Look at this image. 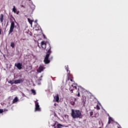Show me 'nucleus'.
I'll use <instances>...</instances> for the list:
<instances>
[{"instance_id": "1", "label": "nucleus", "mask_w": 128, "mask_h": 128, "mask_svg": "<svg viewBox=\"0 0 128 128\" xmlns=\"http://www.w3.org/2000/svg\"><path fill=\"white\" fill-rule=\"evenodd\" d=\"M41 46L44 50H46V55L44 60V64H48L50 62V60L49 59L50 56L52 54V46L49 42H46L44 41L41 42Z\"/></svg>"}, {"instance_id": "2", "label": "nucleus", "mask_w": 128, "mask_h": 128, "mask_svg": "<svg viewBox=\"0 0 128 128\" xmlns=\"http://www.w3.org/2000/svg\"><path fill=\"white\" fill-rule=\"evenodd\" d=\"M71 116L72 118H82V112L80 110H74L72 109Z\"/></svg>"}, {"instance_id": "3", "label": "nucleus", "mask_w": 128, "mask_h": 128, "mask_svg": "<svg viewBox=\"0 0 128 128\" xmlns=\"http://www.w3.org/2000/svg\"><path fill=\"white\" fill-rule=\"evenodd\" d=\"M10 30L8 32V34H12V32H14V30L15 26L14 21L12 20V18H10Z\"/></svg>"}, {"instance_id": "4", "label": "nucleus", "mask_w": 128, "mask_h": 128, "mask_svg": "<svg viewBox=\"0 0 128 128\" xmlns=\"http://www.w3.org/2000/svg\"><path fill=\"white\" fill-rule=\"evenodd\" d=\"M35 112H40V107L38 100L35 101Z\"/></svg>"}, {"instance_id": "5", "label": "nucleus", "mask_w": 128, "mask_h": 128, "mask_svg": "<svg viewBox=\"0 0 128 128\" xmlns=\"http://www.w3.org/2000/svg\"><path fill=\"white\" fill-rule=\"evenodd\" d=\"M46 68L44 65H40L39 68L37 70L38 72H44V70Z\"/></svg>"}, {"instance_id": "6", "label": "nucleus", "mask_w": 128, "mask_h": 128, "mask_svg": "<svg viewBox=\"0 0 128 128\" xmlns=\"http://www.w3.org/2000/svg\"><path fill=\"white\" fill-rule=\"evenodd\" d=\"M14 66H16V68H17L19 70H20L22 68V64L20 62L16 63Z\"/></svg>"}, {"instance_id": "7", "label": "nucleus", "mask_w": 128, "mask_h": 128, "mask_svg": "<svg viewBox=\"0 0 128 128\" xmlns=\"http://www.w3.org/2000/svg\"><path fill=\"white\" fill-rule=\"evenodd\" d=\"M24 79H19V80H14V84H20L22 82H24Z\"/></svg>"}, {"instance_id": "8", "label": "nucleus", "mask_w": 128, "mask_h": 128, "mask_svg": "<svg viewBox=\"0 0 128 128\" xmlns=\"http://www.w3.org/2000/svg\"><path fill=\"white\" fill-rule=\"evenodd\" d=\"M54 100L56 102H60V96H58V94H56L54 96Z\"/></svg>"}, {"instance_id": "9", "label": "nucleus", "mask_w": 128, "mask_h": 128, "mask_svg": "<svg viewBox=\"0 0 128 128\" xmlns=\"http://www.w3.org/2000/svg\"><path fill=\"white\" fill-rule=\"evenodd\" d=\"M67 77H68V79H67L66 82H68V80H70V78H74V76H72V74H70V72L68 73Z\"/></svg>"}, {"instance_id": "10", "label": "nucleus", "mask_w": 128, "mask_h": 128, "mask_svg": "<svg viewBox=\"0 0 128 128\" xmlns=\"http://www.w3.org/2000/svg\"><path fill=\"white\" fill-rule=\"evenodd\" d=\"M12 12H14V14H20V11H18V10H16V8L15 6H13L12 8Z\"/></svg>"}, {"instance_id": "11", "label": "nucleus", "mask_w": 128, "mask_h": 128, "mask_svg": "<svg viewBox=\"0 0 128 128\" xmlns=\"http://www.w3.org/2000/svg\"><path fill=\"white\" fill-rule=\"evenodd\" d=\"M63 127V128H68V126H63L62 124H59L57 125V128H60Z\"/></svg>"}, {"instance_id": "12", "label": "nucleus", "mask_w": 128, "mask_h": 128, "mask_svg": "<svg viewBox=\"0 0 128 128\" xmlns=\"http://www.w3.org/2000/svg\"><path fill=\"white\" fill-rule=\"evenodd\" d=\"M0 21L1 22H4V14H1L0 16Z\"/></svg>"}, {"instance_id": "13", "label": "nucleus", "mask_w": 128, "mask_h": 128, "mask_svg": "<svg viewBox=\"0 0 128 128\" xmlns=\"http://www.w3.org/2000/svg\"><path fill=\"white\" fill-rule=\"evenodd\" d=\"M18 97H16L12 101L13 104H14L15 102H18Z\"/></svg>"}, {"instance_id": "14", "label": "nucleus", "mask_w": 128, "mask_h": 128, "mask_svg": "<svg viewBox=\"0 0 128 128\" xmlns=\"http://www.w3.org/2000/svg\"><path fill=\"white\" fill-rule=\"evenodd\" d=\"M112 122V118L111 117H109L108 124H110V122Z\"/></svg>"}, {"instance_id": "15", "label": "nucleus", "mask_w": 128, "mask_h": 128, "mask_svg": "<svg viewBox=\"0 0 128 128\" xmlns=\"http://www.w3.org/2000/svg\"><path fill=\"white\" fill-rule=\"evenodd\" d=\"M28 20L29 24H31V25L32 24V22H34V20H30V18H28Z\"/></svg>"}, {"instance_id": "16", "label": "nucleus", "mask_w": 128, "mask_h": 128, "mask_svg": "<svg viewBox=\"0 0 128 128\" xmlns=\"http://www.w3.org/2000/svg\"><path fill=\"white\" fill-rule=\"evenodd\" d=\"M65 68H66V70L68 74L70 72V70H68V66H66Z\"/></svg>"}, {"instance_id": "17", "label": "nucleus", "mask_w": 128, "mask_h": 128, "mask_svg": "<svg viewBox=\"0 0 128 128\" xmlns=\"http://www.w3.org/2000/svg\"><path fill=\"white\" fill-rule=\"evenodd\" d=\"M31 92H32V94H34V96H36V90H34V89H32V90H31Z\"/></svg>"}, {"instance_id": "18", "label": "nucleus", "mask_w": 128, "mask_h": 128, "mask_svg": "<svg viewBox=\"0 0 128 128\" xmlns=\"http://www.w3.org/2000/svg\"><path fill=\"white\" fill-rule=\"evenodd\" d=\"M90 116L91 118H94V112L92 111L90 112Z\"/></svg>"}, {"instance_id": "19", "label": "nucleus", "mask_w": 128, "mask_h": 128, "mask_svg": "<svg viewBox=\"0 0 128 128\" xmlns=\"http://www.w3.org/2000/svg\"><path fill=\"white\" fill-rule=\"evenodd\" d=\"M10 46L14 48V42H12L10 43Z\"/></svg>"}, {"instance_id": "20", "label": "nucleus", "mask_w": 128, "mask_h": 128, "mask_svg": "<svg viewBox=\"0 0 128 128\" xmlns=\"http://www.w3.org/2000/svg\"><path fill=\"white\" fill-rule=\"evenodd\" d=\"M8 84H14V81L12 80H10L8 82Z\"/></svg>"}, {"instance_id": "21", "label": "nucleus", "mask_w": 128, "mask_h": 128, "mask_svg": "<svg viewBox=\"0 0 128 128\" xmlns=\"http://www.w3.org/2000/svg\"><path fill=\"white\" fill-rule=\"evenodd\" d=\"M70 104L72 106H74V104H76V102H71Z\"/></svg>"}, {"instance_id": "22", "label": "nucleus", "mask_w": 128, "mask_h": 128, "mask_svg": "<svg viewBox=\"0 0 128 128\" xmlns=\"http://www.w3.org/2000/svg\"><path fill=\"white\" fill-rule=\"evenodd\" d=\"M96 110H100V106H98V105H97V106H96Z\"/></svg>"}, {"instance_id": "23", "label": "nucleus", "mask_w": 128, "mask_h": 128, "mask_svg": "<svg viewBox=\"0 0 128 128\" xmlns=\"http://www.w3.org/2000/svg\"><path fill=\"white\" fill-rule=\"evenodd\" d=\"M72 86L73 88H74L75 90L77 89L76 86H74V84H72Z\"/></svg>"}, {"instance_id": "24", "label": "nucleus", "mask_w": 128, "mask_h": 128, "mask_svg": "<svg viewBox=\"0 0 128 128\" xmlns=\"http://www.w3.org/2000/svg\"><path fill=\"white\" fill-rule=\"evenodd\" d=\"M4 110L2 109H0V114H2L4 112Z\"/></svg>"}, {"instance_id": "25", "label": "nucleus", "mask_w": 128, "mask_h": 128, "mask_svg": "<svg viewBox=\"0 0 128 128\" xmlns=\"http://www.w3.org/2000/svg\"><path fill=\"white\" fill-rule=\"evenodd\" d=\"M70 82H74V78H71L70 79Z\"/></svg>"}, {"instance_id": "26", "label": "nucleus", "mask_w": 128, "mask_h": 128, "mask_svg": "<svg viewBox=\"0 0 128 128\" xmlns=\"http://www.w3.org/2000/svg\"><path fill=\"white\" fill-rule=\"evenodd\" d=\"M77 96H80V92L77 94Z\"/></svg>"}, {"instance_id": "27", "label": "nucleus", "mask_w": 128, "mask_h": 128, "mask_svg": "<svg viewBox=\"0 0 128 128\" xmlns=\"http://www.w3.org/2000/svg\"><path fill=\"white\" fill-rule=\"evenodd\" d=\"M54 106H58V104H57L55 103L54 104Z\"/></svg>"}, {"instance_id": "28", "label": "nucleus", "mask_w": 128, "mask_h": 128, "mask_svg": "<svg viewBox=\"0 0 128 128\" xmlns=\"http://www.w3.org/2000/svg\"><path fill=\"white\" fill-rule=\"evenodd\" d=\"M0 34H2V29H0Z\"/></svg>"}, {"instance_id": "29", "label": "nucleus", "mask_w": 128, "mask_h": 128, "mask_svg": "<svg viewBox=\"0 0 128 128\" xmlns=\"http://www.w3.org/2000/svg\"><path fill=\"white\" fill-rule=\"evenodd\" d=\"M12 18H13V20H14V21L16 22V20L14 19V17H12Z\"/></svg>"}, {"instance_id": "30", "label": "nucleus", "mask_w": 128, "mask_h": 128, "mask_svg": "<svg viewBox=\"0 0 128 128\" xmlns=\"http://www.w3.org/2000/svg\"><path fill=\"white\" fill-rule=\"evenodd\" d=\"M70 92L72 94V90H70Z\"/></svg>"}, {"instance_id": "31", "label": "nucleus", "mask_w": 128, "mask_h": 128, "mask_svg": "<svg viewBox=\"0 0 128 128\" xmlns=\"http://www.w3.org/2000/svg\"><path fill=\"white\" fill-rule=\"evenodd\" d=\"M34 22H38V20H35Z\"/></svg>"}, {"instance_id": "32", "label": "nucleus", "mask_w": 128, "mask_h": 128, "mask_svg": "<svg viewBox=\"0 0 128 128\" xmlns=\"http://www.w3.org/2000/svg\"><path fill=\"white\" fill-rule=\"evenodd\" d=\"M53 126H54V128H56V124H54V125Z\"/></svg>"}, {"instance_id": "33", "label": "nucleus", "mask_w": 128, "mask_h": 128, "mask_svg": "<svg viewBox=\"0 0 128 128\" xmlns=\"http://www.w3.org/2000/svg\"><path fill=\"white\" fill-rule=\"evenodd\" d=\"M44 38H45L46 36L44 35Z\"/></svg>"}, {"instance_id": "34", "label": "nucleus", "mask_w": 128, "mask_h": 128, "mask_svg": "<svg viewBox=\"0 0 128 128\" xmlns=\"http://www.w3.org/2000/svg\"><path fill=\"white\" fill-rule=\"evenodd\" d=\"M32 0H29V2H30Z\"/></svg>"}, {"instance_id": "35", "label": "nucleus", "mask_w": 128, "mask_h": 128, "mask_svg": "<svg viewBox=\"0 0 128 128\" xmlns=\"http://www.w3.org/2000/svg\"><path fill=\"white\" fill-rule=\"evenodd\" d=\"M6 112H8V110H6Z\"/></svg>"}]
</instances>
